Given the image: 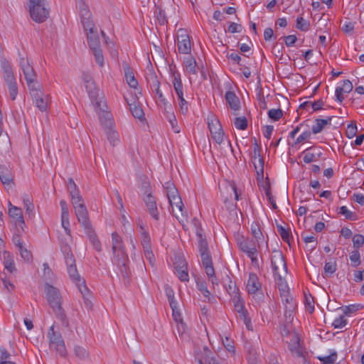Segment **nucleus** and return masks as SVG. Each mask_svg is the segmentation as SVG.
Wrapping results in <instances>:
<instances>
[{"instance_id": "nucleus-1", "label": "nucleus", "mask_w": 364, "mask_h": 364, "mask_svg": "<svg viewBox=\"0 0 364 364\" xmlns=\"http://www.w3.org/2000/svg\"><path fill=\"white\" fill-rule=\"evenodd\" d=\"M112 250L113 254V263L117 266L122 274H127L128 256L126 253L122 239L116 232H112Z\"/></svg>"}, {"instance_id": "nucleus-2", "label": "nucleus", "mask_w": 364, "mask_h": 364, "mask_svg": "<svg viewBox=\"0 0 364 364\" xmlns=\"http://www.w3.org/2000/svg\"><path fill=\"white\" fill-rule=\"evenodd\" d=\"M60 250L64 255V259L68 267V272L70 278L77 285L84 284L85 282L80 279L76 268L75 259L72 253L71 247L68 242H60Z\"/></svg>"}, {"instance_id": "nucleus-3", "label": "nucleus", "mask_w": 364, "mask_h": 364, "mask_svg": "<svg viewBox=\"0 0 364 364\" xmlns=\"http://www.w3.org/2000/svg\"><path fill=\"white\" fill-rule=\"evenodd\" d=\"M47 301L53 310L55 314L62 320L65 318V314L62 308V296L59 290L48 284L45 286Z\"/></svg>"}, {"instance_id": "nucleus-4", "label": "nucleus", "mask_w": 364, "mask_h": 364, "mask_svg": "<svg viewBox=\"0 0 364 364\" xmlns=\"http://www.w3.org/2000/svg\"><path fill=\"white\" fill-rule=\"evenodd\" d=\"M47 336L49 339L50 348L57 351L60 355L65 356L67 352L65 342L61 333L55 330L54 325L49 328Z\"/></svg>"}, {"instance_id": "nucleus-5", "label": "nucleus", "mask_w": 364, "mask_h": 364, "mask_svg": "<svg viewBox=\"0 0 364 364\" xmlns=\"http://www.w3.org/2000/svg\"><path fill=\"white\" fill-rule=\"evenodd\" d=\"M237 245L240 250L250 258L252 264L255 268L259 269V263L257 258V250L255 245L251 241L244 237L237 240Z\"/></svg>"}, {"instance_id": "nucleus-6", "label": "nucleus", "mask_w": 364, "mask_h": 364, "mask_svg": "<svg viewBox=\"0 0 364 364\" xmlns=\"http://www.w3.org/2000/svg\"><path fill=\"white\" fill-rule=\"evenodd\" d=\"M92 105L101 124L107 127H111L112 124V114L107 109V105L103 98L96 99Z\"/></svg>"}, {"instance_id": "nucleus-7", "label": "nucleus", "mask_w": 364, "mask_h": 364, "mask_svg": "<svg viewBox=\"0 0 364 364\" xmlns=\"http://www.w3.org/2000/svg\"><path fill=\"white\" fill-rule=\"evenodd\" d=\"M20 64L28 89L41 87V84L37 81V75L28 61L22 58Z\"/></svg>"}, {"instance_id": "nucleus-8", "label": "nucleus", "mask_w": 364, "mask_h": 364, "mask_svg": "<svg viewBox=\"0 0 364 364\" xmlns=\"http://www.w3.org/2000/svg\"><path fill=\"white\" fill-rule=\"evenodd\" d=\"M29 90L35 105L41 112H46L48 107V104L50 103V95L43 93L41 90V86L33 88Z\"/></svg>"}, {"instance_id": "nucleus-9", "label": "nucleus", "mask_w": 364, "mask_h": 364, "mask_svg": "<svg viewBox=\"0 0 364 364\" xmlns=\"http://www.w3.org/2000/svg\"><path fill=\"white\" fill-rule=\"evenodd\" d=\"M178 52L182 54H190L191 51V42L186 29L179 28L177 31L176 40Z\"/></svg>"}, {"instance_id": "nucleus-10", "label": "nucleus", "mask_w": 364, "mask_h": 364, "mask_svg": "<svg viewBox=\"0 0 364 364\" xmlns=\"http://www.w3.org/2000/svg\"><path fill=\"white\" fill-rule=\"evenodd\" d=\"M9 215L12 219V222L15 226L16 230L18 232H24L26 226L25 221L23 217V212L21 208L13 205L11 202H9Z\"/></svg>"}, {"instance_id": "nucleus-11", "label": "nucleus", "mask_w": 364, "mask_h": 364, "mask_svg": "<svg viewBox=\"0 0 364 364\" xmlns=\"http://www.w3.org/2000/svg\"><path fill=\"white\" fill-rule=\"evenodd\" d=\"M172 209V213L181 223H183L187 220V211L184 208V205L181 198L178 197L171 199L168 201Z\"/></svg>"}, {"instance_id": "nucleus-12", "label": "nucleus", "mask_w": 364, "mask_h": 364, "mask_svg": "<svg viewBox=\"0 0 364 364\" xmlns=\"http://www.w3.org/2000/svg\"><path fill=\"white\" fill-rule=\"evenodd\" d=\"M272 265L274 277H280L281 275L287 274V267L284 255L281 252H274V254L272 257Z\"/></svg>"}, {"instance_id": "nucleus-13", "label": "nucleus", "mask_w": 364, "mask_h": 364, "mask_svg": "<svg viewBox=\"0 0 364 364\" xmlns=\"http://www.w3.org/2000/svg\"><path fill=\"white\" fill-rule=\"evenodd\" d=\"M208 128L210 129L212 138L218 144L223 141L224 132L220 121L215 117L208 118Z\"/></svg>"}, {"instance_id": "nucleus-14", "label": "nucleus", "mask_w": 364, "mask_h": 364, "mask_svg": "<svg viewBox=\"0 0 364 364\" xmlns=\"http://www.w3.org/2000/svg\"><path fill=\"white\" fill-rule=\"evenodd\" d=\"M152 91L155 92L156 96L157 97V100L160 105L164 107V110L167 112H170L172 111L171 105L168 102L166 97L164 96L161 90H160V83L159 80L155 77L153 80V83L151 85Z\"/></svg>"}, {"instance_id": "nucleus-15", "label": "nucleus", "mask_w": 364, "mask_h": 364, "mask_svg": "<svg viewBox=\"0 0 364 364\" xmlns=\"http://www.w3.org/2000/svg\"><path fill=\"white\" fill-rule=\"evenodd\" d=\"M31 18L36 23L44 22L49 16V8L47 4L41 5L35 7L33 10L29 11Z\"/></svg>"}, {"instance_id": "nucleus-16", "label": "nucleus", "mask_w": 364, "mask_h": 364, "mask_svg": "<svg viewBox=\"0 0 364 364\" xmlns=\"http://www.w3.org/2000/svg\"><path fill=\"white\" fill-rule=\"evenodd\" d=\"M246 289L250 294H257L262 289V284L255 273H250L246 283Z\"/></svg>"}, {"instance_id": "nucleus-17", "label": "nucleus", "mask_w": 364, "mask_h": 364, "mask_svg": "<svg viewBox=\"0 0 364 364\" xmlns=\"http://www.w3.org/2000/svg\"><path fill=\"white\" fill-rule=\"evenodd\" d=\"M146 195L144 198V201L146 205L148 211L156 220H158L159 218V213L157 209L155 198L152 196L151 191H146Z\"/></svg>"}, {"instance_id": "nucleus-18", "label": "nucleus", "mask_w": 364, "mask_h": 364, "mask_svg": "<svg viewBox=\"0 0 364 364\" xmlns=\"http://www.w3.org/2000/svg\"><path fill=\"white\" fill-rule=\"evenodd\" d=\"M289 349L296 357L304 358L305 351L300 345V340L297 335H294L290 339Z\"/></svg>"}, {"instance_id": "nucleus-19", "label": "nucleus", "mask_w": 364, "mask_h": 364, "mask_svg": "<svg viewBox=\"0 0 364 364\" xmlns=\"http://www.w3.org/2000/svg\"><path fill=\"white\" fill-rule=\"evenodd\" d=\"M75 211L78 222L82 225L84 229L87 230V228H89L91 225L88 218V212L85 205L82 207L78 206L77 208L75 209Z\"/></svg>"}, {"instance_id": "nucleus-20", "label": "nucleus", "mask_w": 364, "mask_h": 364, "mask_svg": "<svg viewBox=\"0 0 364 364\" xmlns=\"http://www.w3.org/2000/svg\"><path fill=\"white\" fill-rule=\"evenodd\" d=\"M61 224L65 230L67 237L61 239L60 242L63 240L64 243L68 242V244L70 245L72 242L73 239L70 230L69 213H61Z\"/></svg>"}, {"instance_id": "nucleus-21", "label": "nucleus", "mask_w": 364, "mask_h": 364, "mask_svg": "<svg viewBox=\"0 0 364 364\" xmlns=\"http://www.w3.org/2000/svg\"><path fill=\"white\" fill-rule=\"evenodd\" d=\"M196 235L198 237V250L200 255L210 253L208 242L204 235L203 230L202 229H197Z\"/></svg>"}, {"instance_id": "nucleus-22", "label": "nucleus", "mask_w": 364, "mask_h": 364, "mask_svg": "<svg viewBox=\"0 0 364 364\" xmlns=\"http://www.w3.org/2000/svg\"><path fill=\"white\" fill-rule=\"evenodd\" d=\"M296 306H293L292 305L288 306V307L284 308V317H285V322L286 324L284 327V331L285 332L286 335H287L290 331V323L294 319V312L296 309Z\"/></svg>"}, {"instance_id": "nucleus-23", "label": "nucleus", "mask_w": 364, "mask_h": 364, "mask_svg": "<svg viewBox=\"0 0 364 364\" xmlns=\"http://www.w3.org/2000/svg\"><path fill=\"white\" fill-rule=\"evenodd\" d=\"M4 81L8 87L11 99L14 100L18 94V85L15 76L4 78Z\"/></svg>"}, {"instance_id": "nucleus-24", "label": "nucleus", "mask_w": 364, "mask_h": 364, "mask_svg": "<svg viewBox=\"0 0 364 364\" xmlns=\"http://www.w3.org/2000/svg\"><path fill=\"white\" fill-rule=\"evenodd\" d=\"M123 68H124V75H125V77H126L127 84L129 85V86L130 87L136 88V87L138 85V82H137V80L134 77V73H133L132 68L126 63H123Z\"/></svg>"}, {"instance_id": "nucleus-25", "label": "nucleus", "mask_w": 364, "mask_h": 364, "mask_svg": "<svg viewBox=\"0 0 364 364\" xmlns=\"http://www.w3.org/2000/svg\"><path fill=\"white\" fill-rule=\"evenodd\" d=\"M86 234L87 235V237L89 238V240L95 250H96L98 252H100L102 250V246L100 241L99 240L97 235L92 230V227H89V228H87V230H85Z\"/></svg>"}, {"instance_id": "nucleus-26", "label": "nucleus", "mask_w": 364, "mask_h": 364, "mask_svg": "<svg viewBox=\"0 0 364 364\" xmlns=\"http://www.w3.org/2000/svg\"><path fill=\"white\" fill-rule=\"evenodd\" d=\"M225 100L230 108L234 110H238L240 107V102L239 98L236 96L234 92L228 91L225 94Z\"/></svg>"}, {"instance_id": "nucleus-27", "label": "nucleus", "mask_w": 364, "mask_h": 364, "mask_svg": "<svg viewBox=\"0 0 364 364\" xmlns=\"http://www.w3.org/2000/svg\"><path fill=\"white\" fill-rule=\"evenodd\" d=\"M333 117H329L326 119H315L314 124L312 126V132L314 134L320 133L324 127L327 124H331Z\"/></svg>"}, {"instance_id": "nucleus-28", "label": "nucleus", "mask_w": 364, "mask_h": 364, "mask_svg": "<svg viewBox=\"0 0 364 364\" xmlns=\"http://www.w3.org/2000/svg\"><path fill=\"white\" fill-rule=\"evenodd\" d=\"M0 180L4 185L10 186L12 183V174L4 166L0 165Z\"/></svg>"}, {"instance_id": "nucleus-29", "label": "nucleus", "mask_w": 364, "mask_h": 364, "mask_svg": "<svg viewBox=\"0 0 364 364\" xmlns=\"http://www.w3.org/2000/svg\"><path fill=\"white\" fill-rule=\"evenodd\" d=\"M310 149H311V148L306 149V151H304L303 160L306 164L317 161L323 154L320 149L313 153L309 151Z\"/></svg>"}, {"instance_id": "nucleus-30", "label": "nucleus", "mask_w": 364, "mask_h": 364, "mask_svg": "<svg viewBox=\"0 0 364 364\" xmlns=\"http://www.w3.org/2000/svg\"><path fill=\"white\" fill-rule=\"evenodd\" d=\"M85 86L92 104L96 101V99L102 98L99 96L98 90L95 87L93 80L85 83Z\"/></svg>"}, {"instance_id": "nucleus-31", "label": "nucleus", "mask_w": 364, "mask_h": 364, "mask_svg": "<svg viewBox=\"0 0 364 364\" xmlns=\"http://www.w3.org/2000/svg\"><path fill=\"white\" fill-rule=\"evenodd\" d=\"M164 188L166 189V196L168 199V201L171 199H174L176 197L179 196L178 190L176 189L175 185L171 182H166L164 184Z\"/></svg>"}, {"instance_id": "nucleus-32", "label": "nucleus", "mask_w": 364, "mask_h": 364, "mask_svg": "<svg viewBox=\"0 0 364 364\" xmlns=\"http://www.w3.org/2000/svg\"><path fill=\"white\" fill-rule=\"evenodd\" d=\"M87 43L90 49L100 47V39L97 31L87 33Z\"/></svg>"}, {"instance_id": "nucleus-33", "label": "nucleus", "mask_w": 364, "mask_h": 364, "mask_svg": "<svg viewBox=\"0 0 364 364\" xmlns=\"http://www.w3.org/2000/svg\"><path fill=\"white\" fill-rule=\"evenodd\" d=\"M75 355L80 360H86L90 358L89 351L80 346H75L73 348Z\"/></svg>"}, {"instance_id": "nucleus-34", "label": "nucleus", "mask_w": 364, "mask_h": 364, "mask_svg": "<svg viewBox=\"0 0 364 364\" xmlns=\"http://www.w3.org/2000/svg\"><path fill=\"white\" fill-rule=\"evenodd\" d=\"M3 260L4 267L12 272L15 269V264L10 252L4 251L3 252Z\"/></svg>"}, {"instance_id": "nucleus-35", "label": "nucleus", "mask_w": 364, "mask_h": 364, "mask_svg": "<svg viewBox=\"0 0 364 364\" xmlns=\"http://www.w3.org/2000/svg\"><path fill=\"white\" fill-rule=\"evenodd\" d=\"M234 306L236 311L240 314V316L247 314V311L245 309L244 302L240 299V296L235 295L232 299Z\"/></svg>"}, {"instance_id": "nucleus-36", "label": "nucleus", "mask_w": 364, "mask_h": 364, "mask_svg": "<svg viewBox=\"0 0 364 364\" xmlns=\"http://www.w3.org/2000/svg\"><path fill=\"white\" fill-rule=\"evenodd\" d=\"M1 67L3 71L4 79L14 75L10 63L6 59L1 60Z\"/></svg>"}, {"instance_id": "nucleus-37", "label": "nucleus", "mask_w": 364, "mask_h": 364, "mask_svg": "<svg viewBox=\"0 0 364 364\" xmlns=\"http://www.w3.org/2000/svg\"><path fill=\"white\" fill-rule=\"evenodd\" d=\"M203 267L205 268V271L209 279V281L213 284V285H218L213 264L210 265H203Z\"/></svg>"}, {"instance_id": "nucleus-38", "label": "nucleus", "mask_w": 364, "mask_h": 364, "mask_svg": "<svg viewBox=\"0 0 364 364\" xmlns=\"http://www.w3.org/2000/svg\"><path fill=\"white\" fill-rule=\"evenodd\" d=\"M284 276V275H281L280 277H274L279 291L280 292V295L289 292L288 284L283 279Z\"/></svg>"}, {"instance_id": "nucleus-39", "label": "nucleus", "mask_w": 364, "mask_h": 364, "mask_svg": "<svg viewBox=\"0 0 364 364\" xmlns=\"http://www.w3.org/2000/svg\"><path fill=\"white\" fill-rule=\"evenodd\" d=\"M187 72L189 74H196V62L192 56H188L185 60Z\"/></svg>"}, {"instance_id": "nucleus-40", "label": "nucleus", "mask_w": 364, "mask_h": 364, "mask_svg": "<svg viewBox=\"0 0 364 364\" xmlns=\"http://www.w3.org/2000/svg\"><path fill=\"white\" fill-rule=\"evenodd\" d=\"M351 266L353 267H357L361 263L360 260V254L358 250H354L350 253L349 256Z\"/></svg>"}, {"instance_id": "nucleus-41", "label": "nucleus", "mask_w": 364, "mask_h": 364, "mask_svg": "<svg viewBox=\"0 0 364 364\" xmlns=\"http://www.w3.org/2000/svg\"><path fill=\"white\" fill-rule=\"evenodd\" d=\"M141 245L143 247V250L151 248V238L148 232L146 230L141 232Z\"/></svg>"}, {"instance_id": "nucleus-42", "label": "nucleus", "mask_w": 364, "mask_h": 364, "mask_svg": "<svg viewBox=\"0 0 364 364\" xmlns=\"http://www.w3.org/2000/svg\"><path fill=\"white\" fill-rule=\"evenodd\" d=\"M253 164L258 176L263 178L264 176V159L258 157V159L253 161Z\"/></svg>"}, {"instance_id": "nucleus-43", "label": "nucleus", "mask_w": 364, "mask_h": 364, "mask_svg": "<svg viewBox=\"0 0 364 364\" xmlns=\"http://www.w3.org/2000/svg\"><path fill=\"white\" fill-rule=\"evenodd\" d=\"M79 9H80V15L82 18H87L88 17H91V13L89 11L87 6L84 3L83 0H80L79 2Z\"/></svg>"}, {"instance_id": "nucleus-44", "label": "nucleus", "mask_w": 364, "mask_h": 364, "mask_svg": "<svg viewBox=\"0 0 364 364\" xmlns=\"http://www.w3.org/2000/svg\"><path fill=\"white\" fill-rule=\"evenodd\" d=\"M172 84L174 88V90H177L178 89H182L183 85L181 79V75L178 72H173L172 73Z\"/></svg>"}, {"instance_id": "nucleus-45", "label": "nucleus", "mask_w": 364, "mask_h": 364, "mask_svg": "<svg viewBox=\"0 0 364 364\" xmlns=\"http://www.w3.org/2000/svg\"><path fill=\"white\" fill-rule=\"evenodd\" d=\"M296 27L302 31H306L309 29L310 23L302 17H298L296 18Z\"/></svg>"}, {"instance_id": "nucleus-46", "label": "nucleus", "mask_w": 364, "mask_h": 364, "mask_svg": "<svg viewBox=\"0 0 364 364\" xmlns=\"http://www.w3.org/2000/svg\"><path fill=\"white\" fill-rule=\"evenodd\" d=\"M81 23L83 26V28L85 31L87 32H94L95 31V24L91 20V17H88L86 18H82Z\"/></svg>"}, {"instance_id": "nucleus-47", "label": "nucleus", "mask_w": 364, "mask_h": 364, "mask_svg": "<svg viewBox=\"0 0 364 364\" xmlns=\"http://www.w3.org/2000/svg\"><path fill=\"white\" fill-rule=\"evenodd\" d=\"M67 188L70 194V196L80 194L78 188L73 178H68Z\"/></svg>"}, {"instance_id": "nucleus-48", "label": "nucleus", "mask_w": 364, "mask_h": 364, "mask_svg": "<svg viewBox=\"0 0 364 364\" xmlns=\"http://www.w3.org/2000/svg\"><path fill=\"white\" fill-rule=\"evenodd\" d=\"M280 296L284 308L288 307V306L290 305H292L293 306H296V304L294 301L293 297L290 295L289 292L282 294Z\"/></svg>"}, {"instance_id": "nucleus-49", "label": "nucleus", "mask_w": 364, "mask_h": 364, "mask_svg": "<svg viewBox=\"0 0 364 364\" xmlns=\"http://www.w3.org/2000/svg\"><path fill=\"white\" fill-rule=\"evenodd\" d=\"M352 240L355 250H358L364 245V236L361 234L355 235Z\"/></svg>"}, {"instance_id": "nucleus-50", "label": "nucleus", "mask_w": 364, "mask_h": 364, "mask_svg": "<svg viewBox=\"0 0 364 364\" xmlns=\"http://www.w3.org/2000/svg\"><path fill=\"white\" fill-rule=\"evenodd\" d=\"M339 213L343 215L346 219L355 220L357 219L356 214L349 210L346 206L340 208Z\"/></svg>"}, {"instance_id": "nucleus-51", "label": "nucleus", "mask_w": 364, "mask_h": 364, "mask_svg": "<svg viewBox=\"0 0 364 364\" xmlns=\"http://www.w3.org/2000/svg\"><path fill=\"white\" fill-rule=\"evenodd\" d=\"M235 127L240 130H245L247 127V121L245 117H237L234 121Z\"/></svg>"}, {"instance_id": "nucleus-52", "label": "nucleus", "mask_w": 364, "mask_h": 364, "mask_svg": "<svg viewBox=\"0 0 364 364\" xmlns=\"http://www.w3.org/2000/svg\"><path fill=\"white\" fill-rule=\"evenodd\" d=\"M277 231L279 234L280 235L281 237L284 242H287L289 243V239H290V235L289 231L288 229H286L285 228L282 227L280 225H278L277 226Z\"/></svg>"}, {"instance_id": "nucleus-53", "label": "nucleus", "mask_w": 364, "mask_h": 364, "mask_svg": "<svg viewBox=\"0 0 364 364\" xmlns=\"http://www.w3.org/2000/svg\"><path fill=\"white\" fill-rule=\"evenodd\" d=\"M302 238L304 240V241L305 242V243L308 245L309 244H311L312 245H309V247L311 250H313L316 247V237L314 235H304V234H302Z\"/></svg>"}, {"instance_id": "nucleus-54", "label": "nucleus", "mask_w": 364, "mask_h": 364, "mask_svg": "<svg viewBox=\"0 0 364 364\" xmlns=\"http://www.w3.org/2000/svg\"><path fill=\"white\" fill-rule=\"evenodd\" d=\"M176 273L178 279L181 282H188L189 280L187 267L179 269L178 267L176 266Z\"/></svg>"}, {"instance_id": "nucleus-55", "label": "nucleus", "mask_w": 364, "mask_h": 364, "mask_svg": "<svg viewBox=\"0 0 364 364\" xmlns=\"http://www.w3.org/2000/svg\"><path fill=\"white\" fill-rule=\"evenodd\" d=\"M130 111L135 118L141 119L144 117L142 109L136 105H130Z\"/></svg>"}, {"instance_id": "nucleus-56", "label": "nucleus", "mask_w": 364, "mask_h": 364, "mask_svg": "<svg viewBox=\"0 0 364 364\" xmlns=\"http://www.w3.org/2000/svg\"><path fill=\"white\" fill-rule=\"evenodd\" d=\"M197 287L203 296L210 299V292L208 289L205 282L203 281H198L197 282Z\"/></svg>"}, {"instance_id": "nucleus-57", "label": "nucleus", "mask_w": 364, "mask_h": 364, "mask_svg": "<svg viewBox=\"0 0 364 364\" xmlns=\"http://www.w3.org/2000/svg\"><path fill=\"white\" fill-rule=\"evenodd\" d=\"M282 111L280 109H272L268 112L269 117L274 121L279 120L282 117Z\"/></svg>"}, {"instance_id": "nucleus-58", "label": "nucleus", "mask_w": 364, "mask_h": 364, "mask_svg": "<svg viewBox=\"0 0 364 364\" xmlns=\"http://www.w3.org/2000/svg\"><path fill=\"white\" fill-rule=\"evenodd\" d=\"M95 58L97 63L100 66H102L104 63L103 55L100 48H96L95 49H91Z\"/></svg>"}, {"instance_id": "nucleus-59", "label": "nucleus", "mask_w": 364, "mask_h": 364, "mask_svg": "<svg viewBox=\"0 0 364 364\" xmlns=\"http://www.w3.org/2000/svg\"><path fill=\"white\" fill-rule=\"evenodd\" d=\"M347 324V320L343 316L336 318L332 323L335 328H341Z\"/></svg>"}, {"instance_id": "nucleus-60", "label": "nucleus", "mask_w": 364, "mask_h": 364, "mask_svg": "<svg viewBox=\"0 0 364 364\" xmlns=\"http://www.w3.org/2000/svg\"><path fill=\"white\" fill-rule=\"evenodd\" d=\"M336 270V262H328L325 264L324 266V272L326 274L331 275Z\"/></svg>"}, {"instance_id": "nucleus-61", "label": "nucleus", "mask_w": 364, "mask_h": 364, "mask_svg": "<svg viewBox=\"0 0 364 364\" xmlns=\"http://www.w3.org/2000/svg\"><path fill=\"white\" fill-rule=\"evenodd\" d=\"M358 129L355 123H352L348 125L346 129V136L349 139H352L356 135Z\"/></svg>"}, {"instance_id": "nucleus-62", "label": "nucleus", "mask_w": 364, "mask_h": 364, "mask_svg": "<svg viewBox=\"0 0 364 364\" xmlns=\"http://www.w3.org/2000/svg\"><path fill=\"white\" fill-rule=\"evenodd\" d=\"M71 200L74 209L77 208L78 206L82 207L85 205L80 194L71 196Z\"/></svg>"}, {"instance_id": "nucleus-63", "label": "nucleus", "mask_w": 364, "mask_h": 364, "mask_svg": "<svg viewBox=\"0 0 364 364\" xmlns=\"http://www.w3.org/2000/svg\"><path fill=\"white\" fill-rule=\"evenodd\" d=\"M178 100L180 112L183 114H186L188 111V102L184 99V97L178 98Z\"/></svg>"}, {"instance_id": "nucleus-64", "label": "nucleus", "mask_w": 364, "mask_h": 364, "mask_svg": "<svg viewBox=\"0 0 364 364\" xmlns=\"http://www.w3.org/2000/svg\"><path fill=\"white\" fill-rule=\"evenodd\" d=\"M337 358L336 353H333L329 355L325 356L322 358H319L321 361H323V364H333Z\"/></svg>"}]
</instances>
